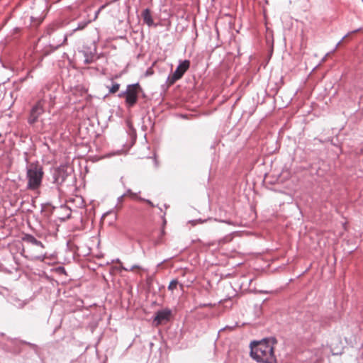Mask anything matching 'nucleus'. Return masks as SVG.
Segmentation results:
<instances>
[{"mask_svg": "<svg viewBox=\"0 0 363 363\" xmlns=\"http://www.w3.org/2000/svg\"><path fill=\"white\" fill-rule=\"evenodd\" d=\"M277 343V340L274 337L252 342L250 343V356L257 362L277 363L274 353V347Z\"/></svg>", "mask_w": 363, "mask_h": 363, "instance_id": "f257e3e1", "label": "nucleus"}, {"mask_svg": "<svg viewBox=\"0 0 363 363\" xmlns=\"http://www.w3.org/2000/svg\"><path fill=\"white\" fill-rule=\"evenodd\" d=\"M43 176L42 165L38 162L29 164L26 169L27 189L32 191L38 189L41 186Z\"/></svg>", "mask_w": 363, "mask_h": 363, "instance_id": "f03ea898", "label": "nucleus"}, {"mask_svg": "<svg viewBox=\"0 0 363 363\" xmlns=\"http://www.w3.org/2000/svg\"><path fill=\"white\" fill-rule=\"evenodd\" d=\"M140 90L138 84H130L128 85L125 91L121 92L118 96L121 98H125L127 106L130 108L137 103Z\"/></svg>", "mask_w": 363, "mask_h": 363, "instance_id": "7ed1b4c3", "label": "nucleus"}, {"mask_svg": "<svg viewBox=\"0 0 363 363\" xmlns=\"http://www.w3.org/2000/svg\"><path fill=\"white\" fill-rule=\"evenodd\" d=\"M44 104L45 99H41L37 101V103L32 107L28 122L30 124H33L38 121V118L44 113Z\"/></svg>", "mask_w": 363, "mask_h": 363, "instance_id": "20e7f679", "label": "nucleus"}, {"mask_svg": "<svg viewBox=\"0 0 363 363\" xmlns=\"http://www.w3.org/2000/svg\"><path fill=\"white\" fill-rule=\"evenodd\" d=\"M189 65L190 62L189 60H185L184 61L180 62L179 65L177 66L176 70L172 74V79H170V83L172 84L175 81L182 78L184 74L189 69Z\"/></svg>", "mask_w": 363, "mask_h": 363, "instance_id": "39448f33", "label": "nucleus"}, {"mask_svg": "<svg viewBox=\"0 0 363 363\" xmlns=\"http://www.w3.org/2000/svg\"><path fill=\"white\" fill-rule=\"evenodd\" d=\"M173 317L172 310L169 308H164L160 310V323L163 320L169 321Z\"/></svg>", "mask_w": 363, "mask_h": 363, "instance_id": "423d86ee", "label": "nucleus"}, {"mask_svg": "<svg viewBox=\"0 0 363 363\" xmlns=\"http://www.w3.org/2000/svg\"><path fill=\"white\" fill-rule=\"evenodd\" d=\"M24 240L26 242H27L28 243L31 244L32 245L36 246L38 247H40V249H43L44 248V246H43V243L40 241L36 240L32 235H26V238H24Z\"/></svg>", "mask_w": 363, "mask_h": 363, "instance_id": "0eeeda50", "label": "nucleus"}, {"mask_svg": "<svg viewBox=\"0 0 363 363\" xmlns=\"http://www.w3.org/2000/svg\"><path fill=\"white\" fill-rule=\"evenodd\" d=\"M143 20L148 25V26H151L152 25L153 23V20L152 18V16H151V13H150V11L149 9H145L143 12Z\"/></svg>", "mask_w": 363, "mask_h": 363, "instance_id": "6e6552de", "label": "nucleus"}, {"mask_svg": "<svg viewBox=\"0 0 363 363\" xmlns=\"http://www.w3.org/2000/svg\"><path fill=\"white\" fill-rule=\"evenodd\" d=\"M120 89V84L118 83H116L112 85V86L109 89V92L111 94L116 93Z\"/></svg>", "mask_w": 363, "mask_h": 363, "instance_id": "1a4fd4ad", "label": "nucleus"}, {"mask_svg": "<svg viewBox=\"0 0 363 363\" xmlns=\"http://www.w3.org/2000/svg\"><path fill=\"white\" fill-rule=\"evenodd\" d=\"M177 284H178L177 281H176V280H172V281L169 283V286H168V289H169V290H173L174 289H175V288L177 287Z\"/></svg>", "mask_w": 363, "mask_h": 363, "instance_id": "9d476101", "label": "nucleus"}, {"mask_svg": "<svg viewBox=\"0 0 363 363\" xmlns=\"http://www.w3.org/2000/svg\"><path fill=\"white\" fill-rule=\"evenodd\" d=\"M154 325L155 326H158L159 325V311L156 312L155 313V316H154V322H153Z\"/></svg>", "mask_w": 363, "mask_h": 363, "instance_id": "9b49d317", "label": "nucleus"}, {"mask_svg": "<svg viewBox=\"0 0 363 363\" xmlns=\"http://www.w3.org/2000/svg\"><path fill=\"white\" fill-rule=\"evenodd\" d=\"M205 220H202L201 219H198V220H190L189 223L192 224V225H196L197 223H203Z\"/></svg>", "mask_w": 363, "mask_h": 363, "instance_id": "f8f14e48", "label": "nucleus"}, {"mask_svg": "<svg viewBox=\"0 0 363 363\" xmlns=\"http://www.w3.org/2000/svg\"><path fill=\"white\" fill-rule=\"evenodd\" d=\"M128 194L130 195V196L133 199H138V196H137L136 194L135 193H131L130 191H128Z\"/></svg>", "mask_w": 363, "mask_h": 363, "instance_id": "ddd939ff", "label": "nucleus"}, {"mask_svg": "<svg viewBox=\"0 0 363 363\" xmlns=\"http://www.w3.org/2000/svg\"><path fill=\"white\" fill-rule=\"evenodd\" d=\"M168 24H169V21L167 20H166L165 18L164 19L162 23L160 21V26L161 25L167 26Z\"/></svg>", "mask_w": 363, "mask_h": 363, "instance_id": "4468645a", "label": "nucleus"}, {"mask_svg": "<svg viewBox=\"0 0 363 363\" xmlns=\"http://www.w3.org/2000/svg\"><path fill=\"white\" fill-rule=\"evenodd\" d=\"M42 254L39 255H30L31 256V258H33V259H39L42 257Z\"/></svg>", "mask_w": 363, "mask_h": 363, "instance_id": "2eb2a0df", "label": "nucleus"}, {"mask_svg": "<svg viewBox=\"0 0 363 363\" xmlns=\"http://www.w3.org/2000/svg\"><path fill=\"white\" fill-rule=\"evenodd\" d=\"M127 124H128V127L130 128V129L131 130H134L133 128V125H132L131 123L129 121H127Z\"/></svg>", "mask_w": 363, "mask_h": 363, "instance_id": "dca6fc26", "label": "nucleus"}, {"mask_svg": "<svg viewBox=\"0 0 363 363\" xmlns=\"http://www.w3.org/2000/svg\"><path fill=\"white\" fill-rule=\"evenodd\" d=\"M346 37H347V35H345V36H344V37H343V38H342V39H341V40L337 43V44L336 45L335 48H337V46L341 43V42H342V40H343Z\"/></svg>", "mask_w": 363, "mask_h": 363, "instance_id": "f3484780", "label": "nucleus"}, {"mask_svg": "<svg viewBox=\"0 0 363 363\" xmlns=\"http://www.w3.org/2000/svg\"><path fill=\"white\" fill-rule=\"evenodd\" d=\"M58 270H60V271H61L62 272H65V269L64 268L60 267V268L58 269Z\"/></svg>", "mask_w": 363, "mask_h": 363, "instance_id": "a211bd4d", "label": "nucleus"}, {"mask_svg": "<svg viewBox=\"0 0 363 363\" xmlns=\"http://www.w3.org/2000/svg\"><path fill=\"white\" fill-rule=\"evenodd\" d=\"M160 237H161V236H162V235H163V234H164V231H163V230H160Z\"/></svg>", "mask_w": 363, "mask_h": 363, "instance_id": "6ab92c4d", "label": "nucleus"}, {"mask_svg": "<svg viewBox=\"0 0 363 363\" xmlns=\"http://www.w3.org/2000/svg\"><path fill=\"white\" fill-rule=\"evenodd\" d=\"M146 202H147V203L150 204V205H152V203H151V201H149V200H147V201H146Z\"/></svg>", "mask_w": 363, "mask_h": 363, "instance_id": "aec40b11", "label": "nucleus"}, {"mask_svg": "<svg viewBox=\"0 0 363 363\" xmlns=\"http://www.w3.org/2000/svg\"><path fill=\"white\" fill-rule=\"evenodd\" d=\"M359 30V29L354 30L352 33H356Z\"/></svg>", "mask_w": 363, "mask_h": 363, "instance_id": "412c9836", "label": "nucleus"}, {"mask_svg": "<svg viewBox=\"0 0 363 363\" xmlns=\"http://www.w3.org/2000/svg\"><path fill=\"white\" fill-rule=\"evenodd\" d=\"M40 23V21H38V23H36V25H38Z\"/></svg>", "mask_w": 363, "mask_h": 363, "instance_id": "4be33fe9", "label": "nucleus"}]
</instances>
